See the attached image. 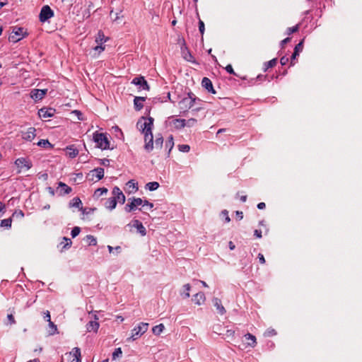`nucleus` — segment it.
<instances>
[{
	"mask_svg": "<svg viewBox=\"0 0 362 362\" xmlns=\"http://www.w3.org/2000/svg\"><path fill=\"white\" fill-rule=\"evenodd\" d=\"M144 122L141 120L137 122L138 128L141 131L144 136L145 146L144 148L147 151H151L153 148V136L152 129L153 127V118L151 117L142 118Z\"/></svg>",
	"mask_w": 362,
	"mask_h": 362,
	"instance_id": "f257e3e1",
	"label": "nucleus"
},
{
	"mask_svg": "<svg viewBox=\"0 0 362 362\" xmlns=\"http://www.w3.org/2000/svg\"><path fill=\"white\" fill-rule=\"evenodd\" d=\"M197 101H201V100L189 91L187 93V95L179 102V107L183 112H186L194 106Z\"/></svg>",
	"mask_w": 362,
	"mask_h": 362,
	"instance_id": "f03ea898",
	"label": "nucleus"
},
{
	"mask_svg": "<svg viewBox=\"0 0 362 362\" xmlns=\"http://www.w3.org/2000/svg\"><path fill=\"white\" fill-rule=\"evenodd\" d=\"M93 140L98 148L101 149L110 148V141L105 134L95 132L93 133Z\"/></svg>",
	"mask_w": 362,
	"mask_h": 362,
	"instance_id": "7ed1b4c3",
	"label": "nucleus"
},
{
	"mask_svg": "<svg viewBox=\"0 0 362 362\" xmlns=\"http://www.w3.org/2000/svg\"><path fill=\"white\" fill-rule=\"evenodd\" d=\"M148 328V323L141 322L132 329V334L127 341H135L146 333Z\"/></svg>",
	"mask_w": 362,
	"mask_h": 362,
	"instance_id": "20e7f679",
	"label": "nucleus"
},
{
	"mask_svg": "<svg viewBox=\"0 0 362 362\" xmlns=\"http://www.w3.org/2000/svg\"><path fill=\"white\" fill-rule=\"evenodd\" d=\"M25 34L23 28L13 27L12 33L9 36V40L13 42H18L25 37Z\"/></svg>",
	"mask_w": 362,
	"mask_h": 362,
	"instance_id": "39448f33",
	"label": "nucleus"
},
{
	"mask_svg": "<svg viewBox=\"0 0 362 362\" xmlns=\"http://www.w3.org/2000/svg\"><path fill=\"white\" fill-rule=\"evenodd\" d=\"M54 16V11L51 9V8L48 5H45L42 6L41 8L39 19L42 23H45L47 21L49 18Z\"/></svg>",
	"mask_w": 362,
	"mask_h": 362,
	"instance_id": "423d86ee",
	"label": "nucleus"
},
{
	"mask_svg": "<svg viewBox=\"0 0 362 362\" xmlns=\"http://www.w3.org/2000/svg\"><path fill=\"white\" fill-rule=\"evenodd\" d=\"M129 203L126 204L124 210L127 212H131L136 209L139 206L143 204V199L141 198H130L129 199Z\"/></svg>",
	"mask_w": 362,
	"mask_h": 362,
	"instance_id": "0eeeda50",
	"label": "nucleus"
},
{
	"mask_svg": "<svg viewBox=\"0 0 362 362\" xmlns=\"http://www.w3.org/2000/svg\"><path fill=\"white\" fill-rule=\"evenodd\" d=\"M67 362H81V350L75 347L73 350L65 354Z\"/></svg>",
	"mask_w": 362,
	"mask_h": 362,
	"instance_id": "6e6552de",
	"label": "nucleus"
},
{
	"mask_svg": "<svg viewBox=\"0 0 362 362\" xmlns=\"http://www.w3.org/2000/svg\"><path fill=\"white\" fill-rule=\"evenodd\" d=\"M16 165L19 168V171L28 170L33 166L32 162L25 158H19L15 161Z\"/></svg>",
	"mask_w": 362,
	"mask_h": 362,
	"instance_id": "1a4fd4ad",
	"label": "nucleus"
},
{
	"mask_svg": "<svg viewBox=\"0 0 362 362\" xmlns=\"http://www.w3.org/2000/svg\"><path fill=\"white\" fill-rule=\"evenodd\" d=\"M132 83L139 86L140 90H148L150 87L144 76H138L133 78Z\"/></svg>",
	"mask_w": 362,
	"mask_h": 362,
	"instance_id": "9d476101",
	"label": "nucleus"
},
{
	"mask_svg": "<svg viewBox=\"0 0 362 362\" xmlns=\"http://www.w3.org/2000/svg\"><path fill=\"white\" fill-rule=\"evenodd\" d=\"M112 194L116 203L119 202L121 204H124L126 200L125 196L119 189V187L115 186L112 191Z\"/></svg>",
	"mask_w": 362,
	"mask_h": 362,
	"instance_id": "9b49d317",
	"label": "nucleus"
},
{
	"mask_svg": "<svg viewBox=\"0 0 362 362\" xmlns=\"http://www.w3.org/2000/svg\"><path fill=\"white\" fill-rule=\"evenodd\" d=\"M47 89H33L30 92V98L35 101L42 100L47 94Z\"/></svg>",
	"mask_w": 362,
	"mask_h": 362,
	"instance_id": "f8f14e48",
	"label": "nucleus"
},
{
	"mask_svg": "<svg viewBox=\"0 0 362 362\" xmlns=\"http://www.w3.org/2000/svg\"><path fill=\"white\" fill-rule=\"evenodd\" d=\"M55 110L51 107H42L38 110V115L40 118H48L54 116Z\"/></svg>",
	"mask_w": 362,
	"mask_h": 362,
	"instance_id": "ddd939ff",
	"label": "nucleus"
},
{
	"mask_svg": "<svg viewBox=\"0 0 362 362\" xmlns=\"http://www.w3.org/2000/svg\"><path fill=\"white\" fill-rule=\"evenodd\" d=\"M35 132V128L29 127L25 132L22 133L23 139L28 141H33L36 136Z\"/></svg>",
	"mask_w": 362,
	"mask_h": 362,
	"instance_id": "4468645a",
	"label": "nucleus"
},
{
	"mask_svg": "<svg viewBox=\"0 0 362 362\" xmlns=\"http://www.w3.org/2000/svg\"><path fill=\"white\" fill-rule=\"evenodd\" d=\"M57 192H59V195H64L69 194L72 189L68 186L66 184L59 182L58 184V187L57 189Z\"/></svg>",
	"mask_w": 362,
	"mask_h": 362,
	"instance_id": "2eb2a0df",
	"label": "nucleus"
},
{
	"mask_svg": "<svg viewBox=\"0 0 362 362\" xmlns=\"http://www.w3.org/2000/svg\"><path fill=\"white\" fill-rule=\"evenodd\" d=\"M202 86L204 88H206L209 92H210L213 94L216 93V91L213 87L212 82L209 78H208L206 77L203 78L202 81Z\"/></svg>",
	"mask_w": 362,
	"mask_h": 362,
	"instance_id": "dca6fc26",
	"label": "nucleus"
},
{
	"mask_svg": "<svg viewBox=\"0 0 362 362\" xmlns=\"http://www.w3.org/2000/svg\"><path fill=\"white\" fill-rule=\"evenodd\" d=\"M133 226L137 229L138 233H139L142 236L146 235V228L144 226L141 221L139 220H134L133 221Z\"/></svg>",
	"mask_w": 362,
	"mask_h": 362,
	"instance_id": "f3484780",
	"label": "nucleus"
},
{
	"mask_svg": "<svg viewBox=\"0 0 362 362\" xmlns=\"http://www.w3.org/2000/svg\"><path fill=\"white\" fill-rule=\"evenodd\" d=\"M146 98L145 97H139L136 96L134 99V105L136 110L139 111L141 110L143 107V103L145 101Z\"/></svg>",
	"mask_w": 362,
	"mask_h": 362,
	"instance_id": "a211bd4d",
	"label": "nucleus"
},
{
	"mask_svg": "<svg viewBox=\"0 0 362 362\" xmlns=\"http://www.w3.org/2000/svg\"><path fill=\"white\" fill-rule=\"evenodd\" d=\"M213 302H214V305L216 307L218 313L221 315H224L226 313V310L225 308L223 306V305L221 303V300L218 298H214Z\"/></svg>",
	"mask_w": 362,
	"mask_h": 362,
	"instance_id": "6ab92c4d",
	"label": "nucleus"
},
{
	"mask_svg": "<svg viewBox=\"0 0 362 362\" xmlns=\"http://www.w3.org/2000/svg\"><path fill=\"white\" fill-rule=\"evenodd\" d=\"M127 189L128 193H134L138 190L137 183L134 182V180H131L128 181L126 184Z\"/></svg>",
	"mask_w": 362,
	"mask_h": 362,
	"instance_id": "aec40b11",
	"label": "nucleus"
},
{
	"mask_svg": "<svg viewBox=\"0 0 362 362\" xmlns=\"http://www.w3.org/2000/svg\"><path fill=\"white\" fill-rule=\"evenodd\" d=\"M99 323L97 321H90L88 323H87L86 325V329L88 332H97L98 329H99Z\"/></svg>",
	"mask_w": 362,
	"mask_h": 362,
	"instance_id": "412c9836",
	"label": "nucleus"
},
{
	"mask_svg": "<svg viewBox=\"0 0 362 362\" xmlns=\"http://www.w3.org/2000/svg\"><path fill=\"white\" fill-rule=\"evenodd\" d=\"M66 153L69 158H74L77 156L78 154V150L74 146L71 145L66 147Z\"/></svg>",
	"mask_w": 362,
	"mask_h": 362,
	"instance_id": "4be33fe9",
	"label": "nucleus"
},
{
	"mask_svg": "<svg viewBox=\"0 0 362 362\" xmlns=\"http://www.w3.org/2000/svg\"><path fill=\"white\" fill-rule=\"evenodd\" d=\"M192 300L197 305H202L206 300L205 295L202 292L197 293L194 296Z\"/></svg>",
	"mask_w": 362,
	"mask_h": 362,
	"instance_id": "5701e85b",
	"label": "nucleus"
},
{
	"mask_svg": "<svg viewBox=\"0 0 362 362\" xmlns=\"http://www.w3.org/2000/svg\"><path fill=\"white\" fill-rule=\"evenodd\" d=\"M244 337L246 340H248L247 346L250 347H255L257 344V340L255 336L252 335V334L247 333L244 335Z\"/></svg>",
	"mask_w": 362,
	"mask_h": 362,
	"instance_id": "b1692460",
	"label": "nucleus"
},
{
	"mask_svg": "<svg viewBox=\"0 0 362 362\" xmlns=\"http://www.w3.org/2000/svg\"><path fill=\"white\" fill-rule=\"evenodd\" d=\"M104 205L107 209L110 210L114 209L117 206V203L113 196L107 199L104 203Z\"/></svg>",
	"mask_w": 362,
	"mask_h": 362,
	"instance_id": "393cba45",
	"label": "nucleus"
},
{
	"mask_svg": "<svg viewBox=\"0 0 362 362\" xmlns=\"http://www.w3.org/2000/svg\"><path fill=\"white\" fill-rule=\"evenodd\" d=\"M92 175L97 178V180H101L104 177V169L102 168H97L91 171Z\"/></svg>",
	"mask_w": 362,
	"mask_h": 362,
	"instance_id": "a878e982",
	"label": "nucleus"
},
{
	"mask_svg": "<svg viewBox=\"0 0 362 362\" xmlns=\"http://www.w3.org/2000/svg\"><path fill=\"white\" fill-rule=\"evenodd\" d=\"M108 38L105 37L103 31L99 30L95 38V42L97 44H103L107 41Z\"/></svg>",
	"mask_w": 362,
	"mask_h": 362,
	"instance_id": "bb28decb",
	"label": "nucleus"
},
{
	"mask_svg": "<svg viewBox=\"0 0 362 362\" xmlns=\"http://www.w3.org/2000/svg\"><path fill=\"white\" fill-rule=\"evenodd\" d=\"M82 202L78 197H74L69 203L70 207H76L82 209Z\"/></svg>",
	"mask_w": 362,
	"mask_h": 362,
	"instance_id": "cd10ccee",
	"label": "nucleus"
},
{
	"mask_svg": "<svg viewBox=\"0 0 362 362\" xmlns=\"http://www.w3.org/2000/svg\"><path fill=\"white\" fill-rule=\"evenodd\" d=\"M107 192V188H105V187L98 188L94 192L93 197L95 199H98L99 197H100L102 195L106 194Z\"/></svg>",
	"mask_w": 362,
	"mask_h": 362,
	"instance_id": "c85d7f7f",
	"label": "nucleus"
},
{
	"mask_svg": "<svg viewBox=\"0 0 362 362\" xmlns=\"http://www.w3.org/2000/svg\"><path fill=\"white\" fill-rule=\"evenodd\" d=\"M164 329V325L163 324H159L153 327L152 332L155 335H159L163 332Z\"/></svg>",
	"mask_w": 362,
	"mask_h": 362,
	"instance_id": "c756f323",
	"label": "nucleus"
},
{
	"mask_svg": "<svg viewBox=\"0 0 362 362\" xmlns=\"http://www.w3.org/2000/svg\"><path fill=\"white\" fill-rule=\"evenodd\" d=\"M174 124L175 125L176 128H183L187 125V122L184 119H175L174 120Z\"/></svg>",
	"mask_w": 362,
	"mask_h": 362,
	"instance_id": "7c9ffc66",
	"label": "nucleus"
},
{
	"mask_svg": "<svg viewBox=\"0 0 362 362\" xmlns=\"http://www.w3.org/2000/svg\"><path fill=\"white\" fill-rule=\"evenodd\" d=\"M48 323H49V330H48L49 334L53 335V334H56L57 332V325H54V323L52 320L48 321Z\"/></svg>",
	"mask_w": 362,
	"mask_h": 362,
	"instance_id": "2f4dec72",
	"label": "nucleus"
},
{
	"mask_svg": "<svg viewBox=\"0 0 362 362\" xmlns=\"http://www.w3.org/2000/svg\"><path fill=\"white\" fill-rule=\"evenodd\" d=\"M173 146H174L173 137L172 135H170L168 138L167 141H165V147L169 148L168 156L170 155V153L171 150L173 149Z\"/></svg>",
	"mask_w": 362,
	"mask_h": 362,
	"instance_id": "473e14b6",
	"label": "nucleus"
},
{
	"mask_svg": "<svg viewBox=\"0 0 362 362\" xmlns=\"http://www.w3.org/2000/svg\"><path fill=\"white\" fill-rule=\"evenodd\" d=\"M159 183L158 182H150L146 185V188L149 191H154L159 187Z\"/></svg>",
	"mask_w": 362,
	"mask_h": 362,
	"instance_id": "72a5a7b5",
	"label": "nucleus"
},
{
	"mask_svg": "<svg viewBox=\"0 0 362 362\" xmlns=\"http://www.w3.org/2000/svg\"><path fill=\"white\" fill-rule=\"evenodd\" d=\"M105 47L102 44H98V45L93 48V50L95 51L93 57H97L103 51L105 50Z\"/></svg>",
	"mask_w": 362,
	"mask_h": 362,
	"instance_id": "f704fd0d",
	"label": "nucleus"
},
{
	"mask_svg": "<svg viewBox=\"0 0 362 362\" xmlns=\"http://www.w3.org/2000/svg\"><path fill=\"white\" fill-rule=\"evenodd\" d=\"M277 63V59L276 58L274 59H272V60L267 62V63L264 64V71H266L269 68H272L274 67V66H276Z\"/></svg>",
	"mask_w": 362,
	"mask_h": 362,
	"instance_id": "c9c22d12",
	"label": "nucleus"
},
{
	"mask_svg": "<svg viewBox=\"0 0 362 362\" xmlns=\"http://www.w3.org/2000/svg\"><path fill=\"white\" fill-rule=\"evenodd\" d=\"M37 145L40 147L43 148H47V147H52V144L49 142L47 139H41L40 140Z\"/></svg>",
	"mask_w": 362,
	"mask_h": 362,
	"instance_id": "e433bc0d",
	"label": "nucleus"
},
{
	"mask_svg": "<svg viewBox=\"0 0 362 362\" xmlns=\"http://www.w3.org/2000/svg\"><path fill=\"white\" fill-rule=\"evenodd\" d=\"M12 219L11 218H6L1 221V226L6 228H10L11 227Z\"/></svg>",
	"mask_w": 362,
	"mask_h": 362,
	"instance_id": "4c0bfd02",
	"label": "nucleus"
},
{
	"mask_svg": "<svg viewBox=\"0 0 362 362\" xmlns=\"http://www.w3.org/2000/svg\"><path fill=\"white\" fill-rule=\"evenodd\" d=\"M86 240L88 245H96L97 244L96 238L91 235H86Z\"/></svg>",
	"mask_w": 362,
	"mask_h": 362,
	"instance_id": "58836bf2",
	"label": "nucleus"
},
{
	"mask_svg": "<svg viewBox=\"0 0 362 362\" xmlns=\"http://www.w3.org/2000/svg\"><path fill=\"white\" fill-rule=\"evenodd\" d=\"M182 54H185L184 55V58L190 62L191 61V59L192 58V54H190V52L188 51V49H187V47H185V49H183L182 47Z\"/></svg>",
	"mask_w": 362,
	"mask_h": 362,
	"instance_id": "ea45409f",
	"label": "nucleus"
},
{
	"mask_svg": "<svg viewBox=\"0 0 362 362\" xmlns=\"http://www.w3.org/2000/svg\"><path fill=\"white\" fill-rule=\"evenodd\" d=\"M122 351L121 348H117L115 349L114 352L112 353V359L115 360L117 358H119L122 356Z\"/></svg>",
	"mask_w": 362,
	"mask_h": 362,
	"instance_id": "a19ab883",
	"label": "nucleus"
},
{
	"mask_svg": "<svg viewBox=\"0 0 362 362\" xmlns=\"http://www.w3.org/2000/svg\"><path fill=\"white\" fill-rule=\"evenodd\" d=\"M299 29V27H298V25H296L295 26H293V27H290V28H288L286 29V33L288 35H291L292 33H296L298 30Z\"/></svg>",
	"mask_w": 362,
	"mask_h": 362,
	"instance_id": "79ce46f5",
	"label": "nucleus"
},
{
	"mask_svg": "<svg viewBox=\"0 0 362 362\" xmlns=\"http://www.w3.org/2000/svg\"><path fill=\"white\" fill-rule=\"evenodd\" d=\"M178 149L181 152H185V153H187V152H189V150H190V147L189 145H187V144H182V145H179L178 146Z\"/></svg>",
	"mask_w": 362,
	"mask_h": 362,
	"instance_id": "37998d69",
	"label": "nucleus"
},
{
	"mask_svg": "<svg viewBox=\"0 0 362 362\" xmlns=\"http://www.w3.org/2000/svg\"><path fill=\"white\" fill-rule=\"evenodd\" d=\"M163 143V138L160 134H159L155 140L156 146L161 148Z\"/></svg>",
	"mask_w": 362,
	"mask_h": 362,
	"instance_id": "c03bdc74",
	"label": "nucleus"
},
{
	"mask_svg": "<svg viewBox=\"0 0 362 362\" xmlns=\"http://www.w3.org/2000/svg\"><path fill=\"white\" fill-rule=\"evenodd\" d=\"M81 232V228L78 226H76L74 228H73V229L71 230V235L72 236V238H75Z\"/></svg>",
	"mask_w": 362,
	"mask_h": 362,
	"instance_id": "a18cd8bd",
	"label": "nucleus"
},
{
	"mask_svg": "<svg viewBox=\"0 0 362 362\" xmlns=\"http://www.w3.org/2000/svg\"><path fill=\"white\" fill-rule=\"evenodd\" d=\"M190 288H191V286L189 284L184 285V289L185 291V293H184L185 298H189L190 296V295H189Z\"/></svg>",
	"mask_w": 362,
	"mask_h": 362,
	"instance_id": "49530a36",
	"label": "nucleus"
},
{
	"mask_svg": "<svg viewBox=\"0 0 362 362\" xmlns=\"http://www.w3.org/2000/svg\"><path fill=\"white\" fill-rule=\"evenodd\" d=\"M303 40L300 41L298 44H297L294 48V52H296L297 53H300L303 50Z\"/></svg>",
	"mask_w": 362,
	"mask_h": 362,
	"instance_id": "de8ad7c7",
	"label": "nucleus"
},
{
	"mask_svg": "<svg viewBox=\"0 0 362 362\" xmlns=\"http://www.w3.org/2000/svg\"><path fill=\"white\" fill-rule=\"evenodd\" d=\"M199 30L201 35H203L205 30V26L204 22L201 19L199 21Z\"/></svg>",
	"mask_w": 362,
	"mask_h": 362,
	"instance_id": "09e8293b",
	"label": "nucleus"
},
{
	"mask_svg": "<svg viewBox=\"0 0 362 362\" xmlns=\"http://www.w3.org/2000/svg\"><path fill=\"white\" fill-rule=\"evenodd\" d=\"M63 240L64 242H66V244H64V245L63 246V248L66 249V248L70 247L71 245V243H72L71 239L64 237L63 238Z\"/></svg>",
	"mask_w": 362,
	"mask_h": 362,
	"instance_id": "8fccbe9b",
	"label": "nucleus"
},
{
	"mask_svg": "<svg viewBox=\"0 0 362 362\" xmlns=\"http://www.w3.org/2000/svg\"><path fill=\"white\" fill-rule=\"evenodd\" d=\"M225 69L226 71L230 74H233V75H236V74L235 73L233 69V66L230 65V64H228L226 67H225Z\"/></svg>",
	"mask_w": 362,
	"mask_h": 362,
	"instance_id": "3c124183",
	"label": "nucleus"
},
{
	"mask_svg": "<svg viewBox=\"0 0 362 362\" xmlns=\"http://www.w3.org/2000/svg\"><path fill=\"white\" fill-rule=\"evenodd\" d=\"M276 334V332L274 329H267L266 333H265V335L268 336V337L274 336Z\"/></svg>",
	"mask_w": 362,
	"mask_h": 362,
	"instance_id": "603ef678",
	"label": "nucleus"
},
{
	"mask_svg": "<svg viewBox=\"0 0 362 362\" xmlns=\"http://www.w3.org/2000/svg\"><path fill=\"white\" fill-rule=\"evenodd\" d=\"M72 113H73V114H74V115H77L78 119L79 120H83V115H82V113H81L79 110H74V111L72 112Z\"/></svg>",
	"mask_w": 362,
	"mask_h": 362,
	"instance_id": "864d4df0",
	"label": "nucleus"
},
{
	"mask_svg": "<svg viewBox=\"0 0 362 362\" xmlns=\"http://www.w3.org/2000/svg\"><path fill=\"white\" fill-rule=\"evenodd\" d=\"M288 58L286 56H284L280 59V63L282 66L286 65L288 63Z\"/></svg>",
	"mask_w": 362,
	"mask_h": 362,
	"instance_id": "5fc2aeb1",
	"label": "nucleus"
},
{
	"mask_svg": "<svg viewBox=\"0 0 362 362\" xmlns=\"http://www.w3.org/2000/svg\"><path fill=\"white\" fill-rule=\"evenodd\" d=\"M143 206H148L149 209H152L153 207V204L149 202L148 200H143V204H141Z\"/></svg>",
	"mask_w": 362,
	"mask_h": 362,
	"instance_id": "6e6d98bb",
	"label": "nucleus"
},
{
	"mask_svg": "<svg viewBox=\"0 0 362 362\" xmlns=\"http://www.w3.org/2000/svg\"><path fill=\"white\" fill-rule=\"evenodd\" d=\"M43 315H44V318L48 322L49 320H51V317H50V313L49 311L48 310H46L45 312L43 313Z\"/></svg>",
	"mask_w": 362,
	"mask_h": 362,
	"instance_id": "4d7b16f0",
	"label": "nucleus"
},
{
	"mask_svg": "<svg viewBox=\"0 0 362 362\" xmlns=\"http://www.w3.org/2000/svg\"><path fill=\"white\" fill-rule=\"evenodd\" d=\"M298 55H299L298 53H297L296 52H293V53L291 56V65H293L295 64L293 62V61L296 59V57Z\"/></svg>",
	"mask_w": 362,
	"mask_h": 362,
	"instance_id": "13d9d810",
	"label": "nucleus"
},
{
	"mask_svg": "<svg viewBox=\"0 0 362 362\" xmlns=\"http://www.w3.org/2000/svg\"><path fill=\"white\" fill-rule=\"evenodd\" d=\"M7 318H8V320H9V322H10V323H11V324H15V323H16V321H15L14 317L13 316V315H12V314H9V315H8Z\"/></svg>",
	"mask_w": 362,
	"mask_h": 362,
	"instance_id": "bf43d9fd",
	"label": "nucleus"
},
{
	"mask_svg": "<svg viewBox=\"0 0 362 362\" xmlns=\"http://www.w3.org/2000/svg\"><path fill=\"white\" fill-rule=\"evenodd\" d=\"M222 214L225 215V218H225V220H226V221L227 223H228V222L230 221V217H229V216H228V211H227L226 210H223V211H222Z\"/></svg>",
	"mask_w": 362,
	"mask_h": 362,
	"instance_id": "052dcab7",
	"label": "nucleus"
},
{
	"mask_svg": "<svg viewBox=\"0 0 362 362\" xmlns=\"http://www.w3.org/2000/svg\"><path fill=\"white\" fill-rule=\"evenodd\" d=\"M5 211V205L0 202V217H1Z\"/></svg>",
	"mask_w": 362,
	"mask_h": 362,
	"instance_id": "680f3d73",
	"label": "nucleus"
},
{
	"mask_svg": "<svg viewBox=\"0 0 362 362\" xmlns=\"http://www.w3.org/2000/svg\"><path fill=\"white\" fill-rule=\"evenodd\" d=\"M258 259H259V261L261 264H264L265 263V259H264V257L262 254L259 253L258 255Z\"/></svg>",
	"mask_w": 362,
	"mask_h": 362,
	"instance_id": "e2e57ef3",
	"label": "nucleus"
},
{
	"mask_svg": "<svg viewBox=\"0 0 362 362\" xmlns=\"http://www.w3.org/2000/svg\"><path fill=\"white\" fill-rule=\"evenodd\" d=\"M100 163L103 165H108L109 163H110V160L109 159H107V158H104V159H102L100 160Z\"/></svg>",
	"mask_w": 362,
	"mask_h": 362,
	"instance_id": "0e129e2a",
	"label": "nucleus"
},
{
	"mask_svg": "<svg viewBox=\"0 0 362 362\" xmlns=\"http://www.w3.org/2000/svg\"><path fill=\"white\" fill-rule=\"evenodd\" d=\"M254 235L257 238H262V231L260 230H255L254 232Z\"/></svg>",
	"mask_w": 362,
	"mask_h": 362,
	"instance_id": "69168bd1",
	"label": "nucleus"
},
{
	"mask_svg": "<svg viewBox=\"0 0 362 362\" xmlns=\"http://www.w3.org/2000/svg\"><path fill=\"white\" fill-rule=\"evenodd\" d=\"M196 122H197L196 119L191 118V119H188L187 124H188V126H191V125H193L194 124H195Z\"/></svg>",
	"mask_w": 362,
	"mask_h": 362,
	"instance_id": "338daca9",
	"label": "nucleus"
},
{
	"mask_svg": "<svg viewBox=\"0 0 362 362\" xmlns=\"http://www.w3.org/2000/svg\"><path fill=\"white\" fill-rule=\"evenodd\" d=\"M266 207V204L264 202H260L257 204V208L259 209H264Z\"/></svg>",
	"mask_w": 362,
	"mask_h": 362,
	"instance_id": "774afa93",
	"label": "nucleus"
}]
</instances>
